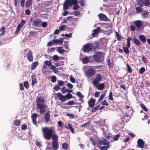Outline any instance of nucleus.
<instances>
[{
	"label": "nucleus",
	"mask_w": 150,
	"mask_h": 150,
	"mask_svg": "<svg viewBox=\"0 0 150 150\" xmlns=\"http://www.w3.org/2000/svg\"><path fill=\"white\" fill-rule=\"evenodd\" d=\"M42 131L45 139L49 140L52 137V142H57L58 137L57 135L53 134L55 132V129L53 127H42Z\"/></svg>",
	"instance_id": "obj_1"
},
{
	"label": "nucleus",
	"mask_w": 150,
	"mask_h": 150,
	"mask_svg": "<svg viewBox=\"0 0 150 150\" xmlns=\"http://www.w3.org/2000/svg\"><path fill=\"white\" fill-rule=\"evenodd\" d=\"M93 59L97 62H102L104 60L103 54L100 52H97L94 55Z\"/></svg>",
	"instance_id": "obj_2"
},
{
	"label": "nucleus",
	"mask_w": 150,
	"mask_h": 150,
	"mask_svg": "<svg viewBox=\"0 0 150 150\" xmlns=\"http://www.w3.org/2000/svg\"><path fill=\"white\" fill-rule=\"evenodd\" d=\"M77 0H67L63 5V9L66 10L68 8L69 6H71L73 4L77 3Z\"/></svg>",
	"instance_id": "obj_3"
},
{
	"label": "nucleus",
	"mask_w": 150,
	"mask_h": 150,
	"mask_svg": "<svg viewBox=\"0 0 150 150\" xmlns=\"http://www.w3.org/2000/svg\"><path fill=\"white\" fill-rule=\"evenodd\" d=\"M45 100L43 98L40 97L38 98L37 100V108L40 109L44 107H46V106L44 104Z\"/></svg>",
	"instance_id": "obj_4"
},
{
	"label": "nucleus",
	"mask_w": 150,
	"mask_h": 150,
	"mask_svg": "<svg viewBox=\"0 0 150 150\" xmlns=\"http://www.w3.org/2000/svg\"><path fill=\"white\" fill-rule=\"evenodd\" d=\"M93 45L91 43H88L83 46V52H88L90 51L93 47Z\"/></svg>",
	"instance_id": "obj_5"
},
{
	"label": "nucleus",
	"mask_w": 150,
	"mask_h": 150,
	"mask_svg": "<svg viewBox=\"0 0 150 150\" xmlns=\"http://www.w3.org/2000/svg\"><path fill=\"white\" fill-rule=\"evenodd\" d=\"M96 73L95 70L92 68L88 69L85 74V75L88 77H91L95 74Z\"/></svg>",
	"instance_id": "obj_6"
},
{
	"label": "nucleus",
	"mask_w": 150,
	"mask_h": 150,
	"mask_svg": "<svg viewBox=\"0 0 150 150\" xmlns=\"http://www.w3.org/2000/svg\"><path fill=\"white\" fill-rule=\"evenodd\" d=\"M27 51H28V52L27 53L28 59L29 61H31L33 59V57L32 55V52L30 50H28L27 49H25L24 51V53L26 52Z\"/></svg>",
	"instance_id": "obj_7"
},
{
	"label": "nucleus",
	"mask_w": 150,
	"mask_h": 150,
	"mask_svg": "<svg viewBox=\"0 0 150 150\" xmlns=\"http://www.w3.org/2000/svg\"><path fill=\"white\" fill-rule=\"evenodd\" d=\"M42 23L41 20L40 18L35 19L34 21L33 25L35 27H38Z\"/></svg>",
	"instance_id": "obj_8"
},
{
	"label": "nucleus",
	"mask_w": 150,
	"mask_h": 150,
	"mask_svg": "<svg viewBox=\"0 0 150 150\" xmlns=\"http://www.w3.org/2000/svg\"><path fill=\"white\" fill-rule=\"evenodd\" d=\"M57 97L59 98L58 99L60 101L64 102L66 100V97L65 96H63L61 93L57 94Z\"/></svg>",
	"instance_id": "obj_9"
},
{
	"label": "nucleus",
	"mask_w": 150,
	"mask_h": 150,
	"mask_svg": "<svg viewBox=\"0 0 150 150\" xmlns=\"http://www.w3.org/2000/svg\"><path fill=\"white\" fill-rule=\"evenodd\" d=\"M137 146L138 147L142 148L144 147V143L142 139H138L137 141Z\"/></svg>",
	"instance_id": "obj_10"
},
{
	"label": "nucleus",
	"mask_w": 150,
	"mask_h": 150,
	"mask_svg": "<svg viewBox=\"0 0 150 150\" xmlns=\"http://www.w3.org/2000/svg\"><path fill=\"white\" fill-rule=\"evenodd\" d=\"M98 16L100 19L104 21H107L108 20V19L107 16L102 13L99 14Z\"/></svg>",
	"instance_id": "obj_11"
},
{
	"label": "nucleus",
	"mask_w": 150,
	"mask_h": 150,
	"mask_svg": "<svg viewBox=\"0 0 150 150\" xmlns=\"http://www.w3.org/2000/svg\"><path fill=\"white\" fill-rule=\"evenodd\" d=\"M88 103L89 106L91 107H92L95 104V100L93 99H91L88 101Z\"/></svg>",
	"instance_id": "obj_12"
},
{
	"label": "nucleus",
	"mask_w": 150,
	"mask_h": 150,
	"mask_svg": "<svg viewBox=\"0 0 150 150\" xmlns=\"http://www.w3.org/2000/svg\"><path fill=\"white\" fill-rule=\"evenodd\" d=\"M135 24L136 25V27L138 29H140L142 25V21L140 20L136 21L134 22Z\"/></svg>",
	"instance_id": "obj_13"
},
{
	"label": "nucleus",
	"mask_w": 150,
	"mask_h": 150,
	"mask_svg": "<svg viewBox=\"0 0 150 150\" xmlns=\"http://www.w3.org/2000/svg\"><path fill=\"white\" fill-rule=\"evenodd\" d=\"M99 144L101 145H109V142L105 139H103L100 141Z\"/></svg>",
	"instance_id": "obj_14"
},
{
	"label": "nucleus",
	"mask_w": 150,
	"mask_h": 150,
	"mask_svg": "<svg viewBox=\"0 0 150 150\" xmlns=\"http://www.w3.org/2000/svg\"><path fill=\"white\" fill-rule=\"evenodd\" d=\"M50 112L49 111H47L45 114V120L46 122H48L50 119Z\"/></svg>",
	"instance_id": "obj_15"
},
{
	"label": "nucleus",
	"mask_w": 150,
	"mask_h": 150,
	"mask_svg": "<svg viewBox=\"0 0 150 150\" xmlns=\"http://www.w3.org/2000/svg\"><path fill=\"white\" fill-rule=\"evenodd\" d=\"M32 119L33 122L35 125H36V119L37 117V114L36 113H33V114L32 116Z\"/></svg>",
	"instance_id": "obj_16"
},
{
	"label": "nucleus",
	"mask_w": 150,
	"mask_h": 150,
	"mask_svg": "<svg viewBox=\"0 0 150 150\" xmlns=\"http://www.w3.org/2000/svg\"><path fill=\"white\" fill-rule=\"evenodd\" d=\"M101 30L99 27H97L96 29H95L93 30V36L95 37L96 35H98V33L100 31H101Z\"/></svg>",
	"instance_id": "obj_17"
},
{
	"label": "nucleus",
	"mask_w": 150,
	"mask_h": 150,
	"mask_svg": "<svg viewBox=\"0 0 150 150\" xmlns=\"http://www.w3.org/2000/svg\"><path fill=\"white\" fill-rule=\"evenodd\" d=\"M52 145L53 146V149L54 150H56L58 147V144L57 142H52Z\"/></svg>",
	"instance_id": "obj_18"
},
{
	"label": "nucleus",
	"mask_w": 150,
	"mask_h": 150,
	"mask_svg": "<svg viewBox=\"0 0 150 150\" xmlns=\"http://www.w3.org/2000/svg\"><path fill=\"white\" fill-rule=\"evenodd\" d=\"M104 86V84L103 83H101L97 85L96 88L98 90H101L103 89Z\"/></svg>",
	"instance_id": "obj_19"
},
{
	"label": "nucleus",
	"mask_w": 150,
	"mask_h": 150,
	"mask_svg": "<svg viewBox=\"0 0 150 150\" xmlns=\"http://www.w3.org/2000/svg\"><path fill=\"white\" fill-rule=\"evenodd\" d=\"M62 48V47H58L57 50V52L60 54H63L65 52V51Z\"/></svg>",
	"instance_id": "obj_20"
},
{
	"label": "nucleus",
	"mask_w": 150,
	"mask_h": 150,
	"mask_svg": "<svg viewBox=\"0 0 150 150\" xmlns=\"http://www.w3.org/2000/svg\"><path fill=\"white\" fill-rule=\"evenodd\" d=\"M53 42L55 44H58L61 45L63 43V41L61 39H54Z\"/></svg>",
	"instance_id": "obj_21"
},
{
	"label": "nucleus",
	"mask_w": 150,
	"mask_h": 150,
	"mask_svg": "<svg viewBox=\"0 0 150 150\" xmlns=\"http://www.w3.org/2000/svg\"><path fill=\"white\" fill-rule=\"evenodd\" d=\"M38 64V62H33L32 64V65L31 67V69L32 70H33L34 69Z\"/></svg>",
	"instance_id": "obj_22"
},
{
	"label": "nucleus",
	"mask_w": 150,
	"mask_h": 150,
	"mask_svg": "<svg viewBox=\"0 0 150 150\" xmlns=\"http://www.w3.org/2000/svg\"><path fill=\"white\" fill-rule=\"evenodd\" d=\"M133 40L134 42L136 45L139 46L141 45V42L138 39L134 38H133Z\"/></svg>",
	"instance_id": "obj_23"
},
{
	"label": "nucleus",
	"mask_w": 150,
	"mask_h": 150,
	"mask_svg": "<svg viewBox=\"0 0 150 150\" xmlns=\"http://www.w3.org/2000/svg\"><path fill=\"white\" fill-rule=\"evenodd\" d=\"M139 38L140 40L142 42H145L146 40V39L145 37L142 35H141L139 36Z\"/></svg>",
	"instance_id": "obj_24"
},
{
	"label": "nucleus",
	"mask_w": 150,
	"mask_h": 150,
	"mask_svg": "<svg viewBox=\"0 0 150 150\" xmlns=\"http://www.w3.org/2000/svg\"><path fill=\"white\" fill-rule=\"evenodd\" d=\"M132 38L130 37H128L127 39V46L128 48H129L130 46V41L131 40Z\"/></svg>",
	"instance_id": "obj_25"
},
{
	"label": "nucleus",
	"mask_w": 150,
	"mask_h": 150,
	"mask_svg": "<svg viewBox=\"0 0 150 150\" xmlns=\"http://www.w3.org/2000/svg\"><path fill=\"white\" fill-rule=\"evenodd\" d=\"M31 77L32 80V85H33L36 83V79L35 76L34 75L32 76Z\"/></svg>",
	"instance_id": "obj_26"
},
{
	"label": "nucleus",
	"mask_w": 150,
	"mask_h": 150,
	"mask_svg": "<svg viewBox=\"0 0 150 150\" xmlns=\"http://www.w3.org/2000/svg\"><path fill=\"white\" fill-rule=\"evenodd\" d=\"M127 47H123V50L124 52L127 54L129 53V51Z\"/></svg>",
	"instance_id": "obj_27"
},
{
	"label": "nucleus",
	"mask_w": 150,
	"mask_h": 150,
	"mask_svg": "<svg viewBox=\"0 0 150 150\" xmlns=\"http://www.w3.org/2000/svg\"><path fill=\"white\" fill-rule=\"evenodd\" d=\"M5 28L3 26L0 29V32L1 33H0V36L2 35L5 32Z\"/></svg>",
	"instance_id": "obj_28"
},
{
	"label": "nucleus",
	"mask_w": 150,
	"mask_h": 150,
	"mask_svg": "<svg viewBox=\"0 0 150 150\" xmlns=\"http://www.w3.org/2000/svg\"><path fill=\"white\" fill-rule=\"evenodd\" d=\"M44 63L48 67H51L52 66V63L49 61H45Z\"/></svg>",
	"instance_id": "obj_29"
},
{
	"label": "nucleus",
	"mask_w": 150,
	"mask_h": 150,
	"mask_svg": "<svg viewBox=\"0 0 150 150\" xmlns=\"http://www.w3.org/2000/svg\"><path fill=\"white\" fill-rule=\"evenodd\" d=\"M105 146H101L99 148L100 150H106L109 148V145H105Z\"/></svg>",
	"instance_id": "obj_30"
},
{
	"label": "nucleus",
	"mask_w": 150,
	"mask_h": 150,
	"mask_svg": "<svg viewBox=\"0 0 150 150\" xmlns=\"http://www.w3.org/2000/svg\"><path fill=\"white\" fill-rule=\"evenodd\" d=\"M14 124L16 126H19L21 124V121L18 120H16L14 122Z\"/></svg>",
	"instance_id": "obj_31"
},
{
	"label": "nucleus",
	"mask_w": 150,
	"mask_h": 150,
	"mask_svg": "<svg viewBox=\"0 0 150 150\" xmlns=\"http://www.w3.org/2000/svg\"><path fill=\"white\" fill-rule=\"evenodd\" d=\"M77 3H74V4H74V7H73V9L74 10H76L77 9H78L79 8V6L78 5H77V4L78 3V2L77 1Z\"/></svg>",
	"instance_id": "obj_32"
},
{
	"label": "nucleus",
	"mask_w": 150,
	"mask_h": 150,
	"mask_svg": "<svg viewBox=\"0 0 150 150\" xmlns=\"http://www.w3.org/2000/svg\"><path fill=\"white\" fill-rule=\"evenodd\" d=\"M46 107H44L40 109V114L42 115L46 111Z\"/></svg>",
	"instance_id": "obj_33"
},
{
	"label": "nucleus",
	"mask_w": 150,
	"mask_h": 150,
	"mask_svg": "<svg viewBox=\"0 0 150 150\" xmlns=\"http://www.w3.org/2000/svg\"><path fill=\"white\" fill-rule=\"evenodd\" d=\"M111 25L110 24L105 23L103 28L105 29H108L110 28H111Z\"/></svg>",
	"instance_id": "obj_34"
},
{
	"label": "nucleus",
	"mask_w": 150,
	"mask_h": 150,
	"mask_svg": "<svg viewBox=\"0 0 150 150\" xmlns=\"http://www.w3.org/2000/svg\"><path fill=\"white\" fill-rule=\"evenodd\" d=\"M99 106H100V105H99L93 108L91 110V112H95L98 109V107Z\"/></svg>",
	"instance_id": "obj_35"
},
{
	"label": "nucleus",
	"mask_w": 150,
	"mask_h": 150,
	"mask_svg": "<svg viewBox=\"0 0 150 150\" xmlns=\"http://www.w3.org/2000/svg\"><path fill=\"white\" fill-rule=\"evenodd\" d=\"M90 122H88L86 123H85V124L82 125H81V127H87L90 124Z\"/></svg>",
	"instance_id": "obj_36"
},
{
	"label": "nucleus",
	"mask_w": 150,
	"mask_h": 150,
	"mask_svg": "<svg viewBox=\"0 0 150 150\" xmlns=\"http://www.w3.org/2000/svg\"><path fill=\"white\" fill-rule=\"evenodd\" d=\"M21 27H22V25H18L17 27L16 31L15 32V34H17L19 32V31L20 30V29Z\"/></svg>",
	"instance_id": "obj_37"
},
{
	"label": "nucleus",
	"mask_w": 150,
	"mask_h": 150,
	"mask_svg": "<svg viewBox=\"0 0 150 150\" xmlns=\"http://www.w3.org/2000/svg\"><path fill=\"white\" fill-rule=\"evenodd\" d=\"M139 5L141 6L144 5V1L142 0H139L138 2Z\"/></svg>",
	"instance_id": "obj_38"
},
{
	"label": "nucleus",
	"mask_w": 150,
	"mask_h": 150,
	"mask_svg": "<svg viewBox=\"0 0 150 150\" xmlns=\"http://www.w3.org/2000/svg\"><path fill=\"white\" fill-rule=\"evenodd\" d=\"M66 98L68 99H70L72 98V95L70 93H68L65 96Z\"/></svg>",
	"instance_id": "obj_39"
},
{
	"label": "nucleus",
	"mask_w": 150,
	"mask_h": 150,
	"mask_svg": "<svg viewBox=\"0 0 150 150\" xmlns=\"http://www.w3.org/2000/svg\"><path fill=\"white\" fill-rule=\"evenodd\" d=\"M102 76L100 74H98L96 76V79L98 81H100L101 80Z\"/></svg>",
	"instance_id": "obj_40"
},
{
	"label": "nucleus",
	"mask_w": 150,
	"mask_h": 150,
	"mask_svg": "<svg viewBox=\"0 0 150 150\" xmlns=\"http://www.w3.org/2000/svg\"><path fill=\"white\" fill-rule=\"evenodd\" d=\"M105 96V94L104 93L103 94H102L100 96V97L98 100V101H102L103 100V99L104 98V97Z\"/></svg>",
	"instance_id": "obj_41"
},
{
	"label": "nucleus",
	"mask_w": 150,
	"mask_h": 150,
	"mask_svg": "<svg viewBox=\"0 0 150 150\" xmlns=\"http://www.w3.org/2000/svg\"><path fill=\"white\" fill-rule=\"evenodd\" d=\"M32 3V1L27 0L25 4V6L27 7H29L31 5Z\"/></svg>",
	"instance_id": "obj_42"
},
{
	"label": "nucleus",
	"mask_w": 150,
	"mask_h": 150,
	"mask_svg": "<svg viewBox=\"0 0 150 150\" xmlns=\"http://www.w3.org/2000/svg\"><path fill=\"white\" fill-rule=\"evenodd\" d=\"M99 81L98 80H97L96 79H95L93 80V84L94 85L97 86V85H98V84L99 83Z\"/></svg>",
	"instance_id": "obj_43"
},
{
	"label": "nucleus",
	"mask_w": 150,
	"mask_h": 150,
	"mask_svg": "<svg viewBox=\"0 0 150 150\" xmlns=\"http://www.w3.org/2000/svg\"><path fill=\"white\" fill-rule=\"evenodd\" d=\"M76 94L80 98H82L83 97V96L80 92H77L76 93Z\"/></svg>",
	"instance_id": "obj_44"
},
{
	"label": "nucleus",
	"mask_w": 150,
	"mask_h": 150,
	"mask_svg": "<svg viewBox=\"0 0 150 150\" xmlns=\"http://www.w3.org/2000/svg\"><path fill=\"white\" fill-rule=\"evenodd\" d=\"M115 34L117 38V39L119 40H120L121 39V38L120 35L118 34V33L117 32H115Z\"/></svg>",
	"instance_id": "obj_45"
},
{
	"label": "nucleus",
	"mask_w": 150,
	"mask_h": 150,
	"mask_svg": "<svg viewBox=\"0 0 150 150\" xmlns=\"http://www.w3.org/2000/svg\"><path fill=\"white\" fill-rule=\"evenodd\" d=\"M68 125L69 126V129H70L71 132L72 133H74V130L73 128H72V127L71 126V125L70 124H68Z\"/></svg>",
	"instance_id": "obj_46"
},
{
	"label": "nucleus",
	"mask_w": 150,
	"mask_h": 150,
	"mask_svg": "<svg viewBox=\"0 0 150 150\" xmlns=\"http://www.w3.org/2000/svg\"><path fill=\"white\" fill-rule=\"evenodd\" d=\"M62 93L65 94L67 92V89L65 87H63L62 89Z\"/></svg>",
	"instance_id": "obj_47"
},
{
	"label": "nucleus",
	"mask_w": 150,
	"mask_h": 150,
	"mask_svg": "<svg viewBox=\"0 0 150 150\" xmlns=\"http://www.w3.org/2000/svg\"><path fill=\"white\" fill-rule=\"evenodd\" d=\"M59 57L56 55H54L53 57V59L54 60L57 61L59 60Z\"/></svg>",
	"instance_id": "obj_48"
},
{
	"label": "nucleus",
	"mask_w": 150,
	"mask_h": 150,
	"mask_svg": "<svg viewBox=\"0 0 150 150\" xmlns=\"http://www.w3.org/2000/svg\"><path fill=\"white\" fill-rule=\"evenodd\" d=\"M140 106L145 111H146L148 110V109L146 108V107L144 106L143 104H141Z\"/></svg>",
	"instance_id": "obj_49"
},
{
	"label": "nucleus",
	"mask_w": 150,
	"mask_h": 150,
	"mask_svg": "<svg viewBox=\"0 0 150 150\" xmlns=\"http://www.w3.org/2000/svg\"><path fill=\"white\" fill-rule=\"evenodd\" d=\"M69 79L71 82L73 83H75V79L74 78L72 77L71 75L70 76Z\"/></svg>",
	"instance_id": "obj_50"
},
{
	"label": "nucleus",
	"mask_w": 150,
	"mask_h": 150,
	"mask_svg": "<svg viewBox=\"0 0 150 150\" xmlns=\"http://www.w3.org/2000/svg\"><path fill=\"white\" fill-rule=\"evenodd\" d=\"M83 62L84 63H86L88 61V59L87 57L84 58L83 59Z\"/></svg>",
	"instance_id": "obj_51"
},
{
	"label": "nucleus",
	"mask_w": 150,
	"mask_h": 150,
	"mask_svg": "<svg viewBox=\"0 0 150 150\" xmlns=\"http://www.w3.org/2000/svg\"><path fill=\"white\" fill-rule=\"evenodd\" d=\"M56 77L55 76H53L51 78V81L53 82H55L56 80Z\"/></svg>",
	"instance_id": "obj_52"
},
{
	"label": "nucleus",
	"mask_w": 150,
	"mask_h": 150,
	"mask_svg": "<svg viewBox=\"0 0 150 150\" xmlns=\"http://www.w3.org/2000/svg\"><path fill=\"white\" fill-rule=\"evenodd\" d=\"M144 1L145 5L147 6H149L150 4L149 0H144Z\"/></svg>",
	"instance_id": "obj_53"
},
{
	"label": "nucleus",
	"mask_w": 150,
	"mask_h": 150,
	"mask_svg": "<svg viewBox=\"0 0 150 150\" xmlns=\"http://www.w3.org/2000/svg\"><path fill=\"white\" fill-rule=\"evenodd\" d=\"M67 116L71 118H73L74 117V115L71 113H67Z\"/></svg>",
	"instance_id": "obj_54"
},
{
	"label": "nucleus",
	"mask_w": 150,
	"mask_h": 150,
	"mask_svg": "<svg viewBox=\"0 0 150 150\" xmlns=\"http://www.w3.org/2000/svg\"><path fill=\"white\" fill-rule=\"evenodd\" d=\"M145 70V68L144 67H142L140 69L139 72L140 74H142L144 73Z\"/></svg>",
	"instance_id": "obj_55"
},
{
	"label": "nucleus",
	"mask_w": 150,
	"mask_h": 150,
	"mask_svg": "<svg viewBox=\"0 0 150 150\" xmlns=\"http://www.w3.org/2000/svg\"><path fill=\"white\" fill-rule=\"evenodd\" d=\"M142 59L143 61L145 63H147L148 62L147 60L146 57L144 56H143L142 57Z\"/></svg>",
	"instance_id": "obj_56"
},
{
	"label": "nucleus",
	"mask_w": 150,
	"mask_h": 150,
	"mask_svg": "<svg viewBox=\"0 0 150 150\" xmlns=\"http://www.w3.org/2000/svg\"><path fill=\"white\" fill-rule=\"evenodd\" d=\"M57 124L58 125V126L62 128L63 127V125L62 122L61 121H59L57 122Z\"/></svg>",
	"instance_id": "obj_57"
},
{
	"label": "nucleus",
	"mask_w": 150,
	"mask_h": 150,
	"mask_svg": "<svg viewBox=\"0 0 150 150\" xmlns=\"http://www.w3.org/2000/svg\"><path fill=\"white\" fill-rule=\"evenodd\" d=\"M62 148L64 149H66L68 148V145L67 143H64L62 145Z\"/></svg>",
	"instance_id": "obj_58"
},
{
	"label": "nucleus",
	"mask_w": 150,
	"mask_h": 150,
	"mask_svg": "<svg viewBox=\"0 0 150 150\" xmlns=\"http://www.w3.org/2000/svg\"><path fill=\"white\" fill-rule=\"evenodd\" d=\"M36 144L37 145V146L40 147H41L42 145L41 144V143L38 141L37 140H36Z\"/></svg>",
	"instance_id": "obj_59"
},
{
	"label": "nucleus",
	"mask_w": 150,
	"mask_h": 150,
	"mask_svg": "<svg viewBox=\"0 0 150 150\" xmlns=\"http://www.w3.org/2000/svg\"><path fill=\"white\" fill-rule=\"evenodd\" d=\"M75 102L73 101H70L67 103V104L69 105H72L74 104Z\"/></svg>",
	"instance_id": "obj_60"
},
{
	"label": "nucleus",
	"mask_w": 150,
	"mask_h": 150,
	"mask_svg": "<svg viewBox=\"0 0 150 150\" xmlns=\"http://www.w3.org/2000/svg\"><path fill=\"white\" fill-rule=\"evenodd\" d=\"M130 28L131 30L133 31H134L135 30V27L132 25H131L130 27Z\"/></svg>",
	"instance_id": "obj_61"
},
{
	"label": "nucleus",
	"mask_w": 150,
	"mask_h": 150,
	"mask_svg": "<svg viewBox=\"0 0 150 150\" xmlns=\"http://www.w3.org/2000/svg\"><path fill=\"white\" fill-rule=\"evenodd\" d=\"M100 95V92H96L94 94V96L96 98H98L99 97Z\"/></svg>",
	"instance_id": "obj_62"
},
{
	"label": "nucleus",
	"mask_w": 150,
	"mask_h": 150,
	"mask_svg": "<svg viewBox=\"0 0 150 150\" xmlns=\"http://www.w3.org/2000/svg\"><path fill=\"white\" fill-rule=\"evenodd\" d=\"M127 67L128 71L129 72H131L132 70L129 65L128 64H127Z\"/></svg>",
	"instance_id": "obj_63"
},
{
	"label": "nucleus",
	"mask_w": 150,
	"mask_h": 150,
	"mask_svg": "<svg viewBox=\"0 0 150 150\" xmlns=\"http://www.w3.org/2000/svg\"><path fill=\"white\" fill-rule=\"evenodd\" d=\"M24 85L26 88L29 87V85L28 82L27 81H25L24 83Z\"/></svg>",
	"instance_id": "obj_64"
}]
</instances>
